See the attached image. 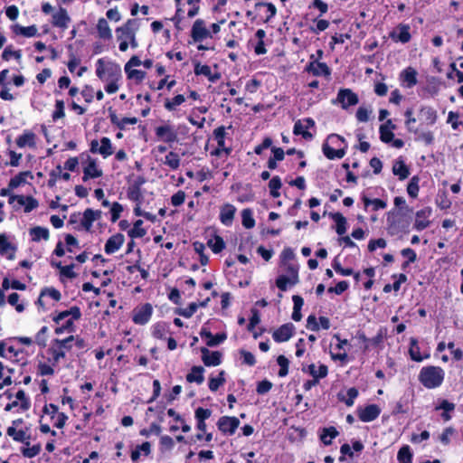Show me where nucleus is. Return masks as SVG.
I'll use <instances>...</instances> for the list:
<instances>
[{"label": "nucleus", "mask_w": 463, "mask_h": 463, "mask_svg": "<svg viewBox=\"0 0 463 463\" xmlns=\"http://www.w3.org/2000/svg\"><path fill=\"white\" fill-rule=\"evenodd\" d=\"M445 372L439 366L429 365L420 369V383L428 389L439 387L444 381Z\"/></svg>", "instance_id": "1"}, {"label": "nucleus", "mask_w": 463, "mask_h": 463, "mask_svg": "<svg viewBox=\"0 0 463 463\" xmlns=\"http://www.w3.org/2000/svg\"><path fill=\"white\" fill-rule=\"evenodd\" d=\"M138 29L137 19H128L123 25L116 29L117 40L119 43L118 48L121 52H126L128 49V42Z\"/></svg>", "instance_id": "2"}, {"label": "nucleus", "mask_w": 463, "mask_h": 463, "mask_svg": "<svg viewBox=\"0 0 463 463\" xmlns=\"http://www.w3.org/2000/svg\"><path fill=\"white\" fill-rule=\"evenodd\" d=\"M96 75L102 81L121 79V68L118 64L112 61H104L99 59L96 62Z\"/></svg>", "instance_id": "3"}, {"label": "nucleus", "mask_w": 463, "mask_h": 463, "mask_svg": "<svg viewBox=\"0 0 463 463\" xmlns=\"http://www.w3.org/2000/svg\"><path fill=\"white\" fill-rule=\"evenodd\" d=\"M80 316V309L78 307H72L69 310L60 312L56 317H53V321L60 323L65 319L67 320L61 327L56 328V333L61 334L64 329L72 327L74 320L79 319Z\"/></svg>", "instance_id": "4"}, {"label": "nucleus", "mask_w": 463, "mask_h": 463, "mask_svg": "<svg viewBox=\"0 0 463 463\" xmlns=\"http://www.w3.org/2000/svg\"><path fill=\"white\" fill-rule=\"evenodd\" d=\"M74 341V336L70 335L65 339L53 340L51 348L49 349L54 364L65 356L66 351L71 348V342Z\"/></svg>", "instance_id": "5"}, {"label": "nucleus", "mask_w": 463, "mask_h": 463, "mask_svg": "<svg viewBox=\"0 0 463 463\" xmlns=\"http://www.w3.org/2000/svg\"><path fill=\"white\" fill-rule=\"evenodd\" d=\"M314 128L315 121L311 118L298 119L295 122L293 133L296 136H301L306 140H311L314 136L308 129Z\"/></svg>", "instance_id": "6"}, {"label": "nucleus", "mask_w": 463, "mask_h": 463, "mask_svg": "<svg viewBox=\"0 0 463 463\" xmlns=\"http://www.w3.org/2000/svg\"><path fill=\"white\" fill-rule=\"evenodd\" d=\"M358 102V96L350 89L339 90L336 99L334 101V103L340 104L344 109H347L349 107L354 106Z\"/></svg>", "instance_id": "7"}, {"label": "nucleus", "mask_w": 463, "mask_h": 463, "mask_svg": "<svg viewBox=\"0 0 463 463\" xmlns=\"http://www.w3.org/2000/svg\"><path fill=\"white\" fill-rule=\"evenodd\" d=\"M90 150L93 154L101 155L104 158H107L108 156H111L114 152L110 139L106 137H104L100 139V145L98 140H96V139L92 140L90 142Z\"/></svg>", "instance_id": "8"}, {"label": "nucleus", "mask_w": 463, "mask_h": 463, "mask_svg": "<svg viewBox=\"0 0 463 463\" xmlns=\"http://www.w3.org/2000/svg\"><path fill=\"white\" fill-rule=\"evenodd\" d=\"M240 425L236 417L222 416L218 420L217 427L225 435H233Z\"/></svg>", "instance_id": "9"}, {"label": "nucleus", "mask_w": 463, "mask_h": 463, "mask_svg": "<svg viewBox=\"0 0 463 463\" xmlns=\"http://www.w3.org/2000/svg\"><path fill=\"white\" fill-rule=\"evenodd\" d=\"M411 26L405 24H398L391 33L390 38L396 42L402 43H407L411 41Z\"/></svg>", "instance_id": "10"}, {"label": "nucleus", "mask_w": 463, "mask_h": 463, "mask_svg": "<svg viewBox=\"0 0 463 463\" xmlns=\"http://www.w3.org/2000/svg\"><path fill=\"white\" fill-rule=\"evenodd\" d=\"M152 313L153 307L149 303L138 307L134 309L133 322L137 325H145L150 320Z\"/></svg>", "instance_id": "11"}, {"label": "nucleus", "mask_w": 463, "mask_h": 463, "mask_svg": "<svg viewBox=\"0 0 463 463\" xmlns=\"http://www.w3.org/2000/svg\"><path fill=\"white\" fill-rule=\"evenodd\" d=\"M295 331V326L291 323H287L280 326L272 333V338L277 343L288 341Z\"/></svg>", "instance_id": "12"}, {"label": "nucleus", "mask_w": 463, "mask_h": 463, "mask_svg": "<svg viewBox=\"0 0 463 463\" xmlns=\"http://www.w3.org/2000/svg\"><path fill=\"white\" fill-rule=\"evenodd\" d=\"M418 118L420 125L432 126L436 123L438 115L433 108L423 106L419 110Z\"/></svg>", "instance_id": "13"}, {"label": "nucleus", "mask_w": 463, "mask_h": 463, "mask_svg": "<svg viewBox=\"0 0 463 463\" xmlns=\"http://www.w3.org/2000/svg\"><path fill=\"white\" fill-rule=\"evenodd\" d=\"M16 202L19 205L24 207L25 213H30L33 209L38 207V202L32 196L24 195H11L9 197V203Z\"/></svg>", "instance_id": "14"}, {"label": "nucleus", "mask_w": 463, "mask_h": 463, "mask_svg": "<svg viewBox=\"0 0 463 463\" xmlns=\"http://www.w3.org/2000/svg\"><path fill=\"white\" fill-rule=\"evenodd\" d=\"M156 136L166 143H174L177 140V133L170 125L159 126L155 130Z\"/></svg>", "instance_id": "15"}, {"label": "nucleus", "mask_w": 463, "mask_h": 463, "mask_svg": "<svg viewBox=\"0 0 463 463\" xmlns=\"http://www.w3.org/2000/svg\"><path fill=\"white\" fill-rule=\"evenodd\" d=\"M191 33L195 42H202L211 36L210 31L205 27V24L202 19H197L194 23Z\"/></svg>", "instance_id": "16"}, {"label": "nucleus", "mask_w": 463, "mask_h": 463, "mask_svg": "<svg viewBox=\"0 0 463 463\" xmlns=\"http://www.w3.org/2000/svg\"><path fill=\"white\" fill-rule=\"evenodd\" d=\"M417 75L418 72L414 68H405L400 73V80L402 84L408 89L414 87L418 82Z\"/></svg>", "instance_id": "17"}, {"label": "nucleus", "mask_w": 463, "mask_h": 463, "mask_svg": "<svg viewBox=\"0 0 463 463\" xmlns=\"http://www.w3.org/2000/svg\"><path fill=\"white\" fill-rule=\"evenodd\" d=\"M202 360L206 366H217L222 362V354L218 351H210L206 347L201 348Z\"/></svg>", "instance_id": "18"}, {"label": "nucleus", "mask_w": 463, "mask_h": 463, "mask_svg": "<svg viewBox=\"0 0 463 463\" xmlns=\"http://www.w3.org/2000/svg\"><path fill=\"white\" fill-rule=\"evenodd\" d=\"M101 211L99 210H92L90 208H88L84 211L82 219L80 221L81 226L87 231H90L92 224L95 221L101 218Z\"/></svg>", "instance_id": "19"}, {"label": "nucleus", "mask_w": 463, "mask_h": 463, "mask_svg": "<svg viewBox=\"0 0 463 463\" xmlns=\"http://www.w3.org/2000/svg\"><path fill=\"white\" fill-rule=\"evenodd\" d=\"M381 410L376 404H370L358 411V417L363 422L374 420L380 415Z\"/></svg>", "instance_id": "20"}, {"label": "nucleus", "mask_w": 463, "mask_h": 463, "mask_svg": "<svg viewBox=\"0 0 463 463\" xmlns=\"http://www.w3.org/2000/svg\"><path fill=\"white\" fill-rule=\"evenodd\" d=\"M125 241L122 233H116L109 237L105 244L104 250L107 254H113L118 251Z\"/></svg>", "instance_id": "21"}, {"label": "nucleus", "mask_w": 463, "mask_h": 463, "mask_svg": "<svg viewBox=\"0 0 463 463\" xmlns=\"http://www.w3.org/2000/svg\"><path fill=\"white\" fill-rule=\"evenodd\" d=\"M431 208L426 207L416 213L414 228L417 231H422L430 225L429 218L431 215Z\"/></svg>", "instance_id": "22"}, {"label": "nucleus", "mask_w": 463, "mask_h": 463, "mask_svg": "<svg viewBox=\"0 0 463 463\" xmlns=\"http://www.w3.org/2000/svg\"><path fill=\"white\" fill-rule=\"evenodd\" d=\"M306 71L312 73L314 76H329L331 74V71L326 63L319 62L315 60L307 65Z\"/></svg>", "instance_id": "23"}, {"label": "nucleus", "mask_w": 463, "mask_h": 463, "mask_svg": "<svg viewBox=\"0 0 463 463\" xmlns=\"http://www.w3.org/2000/svg\"><path fill=\"white\" fill-rule=\"evenodd\" d=\"M235 213L236 208L232 204L226 203L223 206H222L220 211L221 222L225 226H231L233 222Z\"/></svg>", "instance_id": "24"}, {"label": "nucleus", "mask_w": 463, "mask_h": 463, "mask_svg": "<svg viewBox=\"0 0 463 463\" xmlns=\"http://www.w3.org/2000/svg\"><path fill=\"white\" fill-rule=\"evenodd\" d=\"M71 18L66 11V9L61 7L57 12L52 14V24L53 26L60 28H67Z\"/></svg>", "instance_id": "25"}, {"label": "nucleus", "mask_w": 463, "mask_h": 463, "mask_svg": "<svg viewBox=\"0 0 463 463\" xmlns=\"http://www.w3.org/2000/svg\"><path fill=\"white\" fill-rule=\"evenodd\" d=\"M102 174V170L98 167L95 160L90 159L83 169L82 180L86 182L90 178H98Z\"/></svg>", "instance_id": "26"}, {"label": "nucleus", "mask_w": 463, "mask_h": 463, "mask_svg": "<svg viewBox=\"0 0 463 463\" xmlns=\"http://www.w3.org/2000/svg\"><path fill=\"white\" fill-rule=\"evenodd\" d=\"M6 433L10 436L14 440L22 442L25 446L30 445V435L26 433V431L23 430H17L15 427L10 426L6 430Z\"/></svg>", "instance_id": "27"}, {"label": "nucleus", "mask_w": 463, "mask_h": 463, "mask_svg": "<svg viewBox=\"0 0 463 463\" xmlns=\"http://www.w3.org/2000/svg\"><path fill=\"white\" fill-rule=\"evenodd\" d=\"M15 247L11 244L5 234H0V254L6 256L9 260H14L15 257Z\"/></svg>", "instance_id": "28"}, {"label": "nucleus", "mask_w": 463, "mask_h": 463, "mask_svg": "<svg viewBox=\"0 0 463 463\" xmlns=\"http://www.w3.org/2000/svg\"><path fill=\"white\" fill-rule=\"evenodd\" d=\"M395 126L391 119H388L384 124L380 126V138L383 143H390L394 137L393 129Z\"/></svg>", "instance_id": "29"}, {"label": "nucleus", "mask_w": 463, "mask_h": 463, "mask_svg": "<svg viewBox=\"0 0 463 463\" xmlns=\"http://www.w3.org/2000/svg\"><path fill=\"white\" fill-rule=\"evenodd\" d=\"M202 338L206 340L208 346H215L222 343L226 339L225 334H217L213 335L210 331L203 328L200 333Z\"/></svg>", "instance_id": "30"}, {"label": "nucleus", "mask_w": 463, "mask_h": 463, "mask_svg": "<svg viewBox=\"0 0 463 463\" xmlns=\"http://www.w3.org/2000/svg\"><path fill=\"white\" fill-rule=\"evenodd\" d=\"M298 281V269H292V278H288L284 275L279 276L276 280L277 287L282 290H287L288 285H295Z\"/></svg>", "instance_id": "31"}, {"label": "nucleus", "mask_w": 463, "mask_h": 463, "mask_svg": "<svg viewBox=\"0 0 463 463\" xmlns=\"http://www.w3.org/2000/svg\"><path fill=\"white\" fill-rule=\"evenodd\" d=\"M97 31L99 37L103 40H110L112 38V32L105 18H99L97 24Z\"/></svg>", "instance_id": "32"}, {"label": "nucleus", "mask_w": 463, "mask_h": 463, "mask_svg": "<svg viewBox=\"0 0 463 463\" xmlns=\"http://www.w3.org/2000/svg\"><path fill=\"white\" fill-rule=\"evenodd\" d=\"M16 145L20 147L30 146L33 147L35 146V135L31 131H25L24 134L19 136L16 139Z\"/></svg>", "instance_id": "33"}, {"label": "nucleus", "mask_w": 463, "mask_h": 463, "mask_svg": "<svg viewBox=\"0 0 463 463\" xmlns=\"http://www.w3.org/2000/svg\"><path fill=\"white\" fill-rule=\"evenodd\" d=\"M324 155L330 160L341 159L345 155L344 148L334 149L327 143H325L322 146Z\"/></svg>", "instance_id": "34"}, {"label": "nucleus", "mask_w": 463, "mask_h": 463, "mask_svg": "<svg viewBox=\"0 0 463 463\" xmlns=\"http://www.w3.org/2000/svg\"><path fill=\"white\" fill-rule=\"evenodd\" d=\"M339 435V432L335 427H327L324 428L320 433L321 441L328 446L332 443L333 439L336 438Z\"/></svg>", "instance_id": "35"}, {"label": "nucleus", "mask_w": 463, "mask_h": 463, "mask_svg": "<svg viewBox=\"0 0 463 463\" xmlns=\"http://www.w3.org/2000/svg\"><path fill=\"white\" fill-rule=\"evenodd\" d=\"M203 372L204 369L202 366H194L186 375L187 382L201 384L204 380Z\"/></svg>", "instance_id": "36"}, {"label": "nucleus", "mask_w": 463, "mask_h": 463, "mask_svg": "<svg viewBox=\"0 0 463 463\" xmlns=\"http://www.w3.org/2000/svg\"><path fill=\"white\" fill-rule=\"evenodd\" d=\"M331 218L336 224L335 232L338 235H343L346 232V219L340 213H335L330 214Z\"/></svg>", "instance_id": "37"}, {"label": "nucleus", "mask_w": 463, "mask_h": 463, "mask_svg": "<svg viewBox=\"0 0 463 463\" xmlns=\"http://www.w3.org/2000/svg\"><path fill=\"white\" fill-rule=\"evenodd\" d=\"M308 373L314 379L319 381V379L325 378L327 375L328 369L325 364H319L317 366L316 364H312L308 366Z\"/></svg>", "instance_id": "38"}, {"label": "nucleus", "mask_w": 463, "mask_h": 463, "mask_svg": "<svg viewBox=\"0 0 463 463\" xmlns=\"http://www.w3.org/2000/svg\"><path fill=\"white\" fill-rule=\"evenodd\" d=\"M392 173L398 175L401 180L406 179L409 175V169L402 160H397L392 165Z\"/></svg>", "instance_id": "39"}, {"label": "nucleus", "mask_w": 463, "mask_h": 463, "mask_svg": "<svg viewBox=\"0 0 463 463\" xmlns=\"http://www.w3.org/2000/svg\"><path fill=\"white\" fill-rule=\"evenodd\" d=\"M409 354L411 358L415 362H421L424 358H428L429 355L422 356L420 352V346L418 341L415 338H411Z\"/></svg>", "instance_id": "40"}, {"label": "nucleus", "mask_w": 463, "mask_h": 463, "mask_svg": "<svg viewBox=\"0 0 463 463\" xmlns=\"http://www.w3.org/2000/svg\"><path fill=\"white\" fill-rule=\"evenodd\" d=\"M32 240L33 241H39L41 240L47 241L49 239V230L45 227L36 226L30 230Z\"/></svg>", "instance_id": "41"}, {"label": "nucleus", "mask_w": 463, "mask_h": 463, "mask_svg": "<svg viewBox=\"0 0 463 463\" xmlns=\"http://www.w3.org/2000/svg\"><path fill=\"white\" fill-rule=\"evenodd\" d=\"M14 32L16 34H20L24 37H33L37 34L38 29L35 25H30L25 27L16 24L14 26Z\"/></svg>", "instance_id": "42"}, {"label": "nucleus", "mask_w": 463, "mask_h": 463, "mask_svg": "<svg viewBox=\"0 0 463 463\" xmlns=\"http://www.w3.org/2000/svg\"><path fill=\"white\" fill-rule=\"evenodd\" d=\"M397 459L399 463H411L412 462V453L411 452V449L408 445L402 446L397 454Z\"/></svg>", "instance_id": "43"}, {"label": "nucleus", "mask_w": 463, "mask_h": 463, "mask_svg": "<svg viewBox=\"0 0 463 463\" xmlns=\"http://www.w3.org/2000/svg\"><path fill=\"white\" fill-rule=\"evenodd\" d=\"M184 101H185L184 96L182 94H179V95H176L175 97H174L172 99H165V108L168 111H174L176 109V107L180 106Z\"/></svg>", "instance_id": "44"}, {"label": "nucleus", "mask_w": 463, "mask_h": 463, "mask_svg": "<svg viewBox=\"0 0 463 463\" xmlns=\"http://www.w3.org/2000/svg\"><path fill=\"white\" fill-rule=\"evenodd\" d=\"M143 221L137 220L135 222L134 226L128 231V235L131 238H142L146 235V231L142 227Z\"/></svg>", "instance_id": "45"}, {"label": "nucleus", "mask_w": 463, "mask_h": 463, "mask_svg": "<svg viewBox=\"0 0 463 463\" xmlns=\"http://www.w3.org/2000/svg\"><path fill=\"white\" fill-rule=\"evenodd\" d=\"M164 164L172 170H176L180 166V157L175 152H169L165 158Z\"/></svg>", "instance_id": "46"}, {"label": "nucleus", "mask_w": 463, "mask_h": 463, "mask_svg": "<svg viewBox=\"0 0 463 463\" xmlns=\"http://www.w3.org/2000/svg\"><path fill=\"white\" fill-rule=\"evenodd\" d=\"M241 221H242V225L246 229H251L255 226V220L253 218L252 211L250 209L242 210Z\"/></svg>", "instance_id": "47"}, {"label": "nucleus", "mask_w": 463, "mask_h": 463, "mask_svg": "<svg viewBox=\"0 0 463 463\" xmlns=\"http://www.w3.org/2000/svg\"><path fill=\"white\" fill-rule=\"evenodd\" d=\"M364 206L367 208L369 206H372L373 211H378L380 209H384L387 206L386 202H384L382 199H369L367 197L363 198Z\"/></svg>", "instance_id": "48"}, {"label": "nucleus", "mask_w": 463, "mask_h": 463, "mask_svg": "<svg viewBox=\"0 0 463 463\" xmlns=\"http://www.w3.org/2000/svg\"><path fill=\"white\" fill-rule=\"evenodd\" d=\"M41 450H42V446L40 443H38L32 447H30V445H29V446H26L25 448H23L21 449V453L24 458H34L37 455H39Z\"/></svg>", "instance_id": "49"}, {"label": "nucleus", "mask_w": 463, "mask_h": 463, "mask_svg": "<svg viewBox=\"0 0 463 463\" xmlns=\"http://www.w3.org/2000/svg\"><path fill=\"white\" fill-rule=\"evenodd\" d=\"M207 244L214 253L221 252L225 247V243L220 236H215L209 240Z\"/></svg>", "instance_id": "50"}, {"label": "nucleus", "mask_w": 463, "mask_h": 463, "mask_svg": "<svg viewBox=\"0 0 463 463\" xmlns=\"http://www.w3.org/2000/svg\"><path fill=\"white\" fill-rule=\"evenodd\" d=\"M281 187V180L279 176H274L269 183L270 195L277 198L280 195L279 190Z\"/></svg>", "instance_id": "51"}, {"label": "nucleus", "mask_w": 463, "mask_h": 463, "mask_svg": "<svg viewBox=\"0 0 463 463\" xmlns=\"http://www.w3.org/2000/svg\"><path fill=\"white\" fill-rule=\"evenodd\" d=\"M404 116L406 117L405 125L410 132L417 133L418 129L415 128L416 118L413 117V111L411 109H408Z\"/></svg>", "instance_id": "52"}, {"label": "nucleus", "mask_w": 463, "mask_h": 463, "mask_svg": "<svg viewBox=\"0 0 463 463\" xmlns=\"http://www.w3.org/2000/svg\"><path fill=\"white\" fill-rule=\"evenodd\" d=\"M419 189V177L413 176L408 184L407 193L411 197L416 198L418 196Z\"/></svg>", "instance_id": "53"}, {"label": "nucleus", "mask_w": 463, "mask_h": 463, "mask_svg": "<svg viewBox=\"0 0 463 463\" xmlns=\"http://www.w3.org/2000/svg\"><path fill=\"white\" fill-rule=\"evenodd\" d=\"M16 401L20 402V410L25 411L30 408V401L26 397L24 391L20 390L15 394Z\"/></svg>", "instance_id": "54"}, {"label": "nucleus", "mask_w": 463, "mask_h": 463, "mask_svg": "<svg viewBox=\"0 0 463 463\" xmlns=\"http://www.w3.org/2000/svg\"><path fill=\"white\" fill-rule=\"evenodd\" d=\"M278 364L279 365V376L285 377L288 373L289 361L284 355H279L277 359Z\"/></svg>", "instance_id": "55"}, {"label": "nucleus", "mask_w": 463, "mask_h": 463, "mask_svg": "<svg viewBox=\"0 0 463 463\" xmlns=\"http://www.w3.org/2000/svg\"><path fill=\"white\" fill-rule=\"evenodd\" d=\"M223 374H224V372L222 371L219 373L218 377L210 378V380H209V389L212 392H216L219 389V387L224 383L225 379L223 377Z\"/></svg>", "instance_id": "56"}, {"label": "nucleus", "mask_w": 463, "mask_h": 463, "mask_svg": "<svg viewBox=\"0 0 463 463\" xmlns=\"http://www.w3.org/2000/svg\"><path fill=\"white\" fill-rule=\"evenodd\" d=\"M315 22L316 25L309 27L310 32L313 33L318 34L321 32L326 31L329 27V22L327 20L317 19L315 20Z\"/></svg>", "instance_id": "57"}, {"label": "nucleus", "mask_w": 463, "mask_h": 463, "mask_svg": "<svg viewBox=\"0 0 463 463\" xmlns=\"http://www.w3.org/2000/svg\"><path fill=\"white\" fill-rule=\"evenodd\" d=\"M20 296L17 293H12L9 295L7 301L8 303L15 307V310L18 313H21L24 310V305L23 303H19Z\"/></svg>", "instance_id": "58"}, {"label": "nucleus", "mask_w": 463, "mask_h": 463, "mask_svg": "<svg viewBox=\"0 0 463 463\" xmlns=\"http://www.w3.org/2000/svg\"><path fill=\"white\" fill-rule=\"evenodd\" d=\"M153 336L158 339H164L166 334V326L164 323L156 324L153 326Z\"/></svg>", "instance_id": "59"}, {"label": "nucleus", "mask_w": 463, "mask_h": 463, "mask_svg": "<svg viewBox=\"0 0 463 463\" xmlns=\"http://www.w3.org/2000/svg\"><path fill=\"white\" fill-rule=\"evenodd\" d=\"M48 327L43 326L36 334L35 342L42 347L46 346Z\"/></svg>", "instance_id": "60"}, {"label": "nucleus", "mask_w": 463, "mask_h": 463, "mask_svg": "<svg viewBox=\"0 0 463 463\" xmlns=\"http://www.w3.org/2000/svg\"><path fill=\"white\" fill-rule=\"evenodd\" d=\"M21 57V51H14L10 47H6L2 52V58L5 61H9L12 58H14L19 61Z\"/></svg>", "instance_id": "61"}, {"label": "nucleus", "mask_w": 463, "mask_h": 463, "mask_svg": "<svg viewBox=\"0 0 463 463\" xmlns=\"http://www.w3.org/2000/svg\"><path fill=\"white\" fill-rule=\"evenodd\" d=\"M64 102L62 100H56L55 110L52 113V119L57 120L59 118H64Z\"/></svg>", "instance_id": "62"}, {"label": "nucleus", "mask_w": 463, "mask_h": 463, "mask_svg": "<svg viewBox=\"0 0 463 463\" xmlns=\"http://www.w3.org/2000/svg\"><path fill=\"white\" fill-rule=\"evenodd\" d=\"M402 255L405 258L408 259V260L403 264V268H405L406 266H408L410 263H412L416 260L417 259V255H416V252L414 251V250L411 249V248H406V249H403L402 251H401Z\"/></svg>", "instance_id": "63"}, {"label": "nucleus", "mask_w": 463, "mask_h": 463, "mask_svg": "<svg viewBox=\"0 0 463 463\" xmlns=\"http://www.w3.org/2000/svg\"><path fill=\"white\" fill-rule=\"evenodd\" d=\"M122 211H123V207L120 203L116 202L111 204L110 213H111V221L113 222H117L119 219L120 213H122Z\"/></svg>", "instance_id": "64"}]
</instances>
